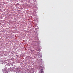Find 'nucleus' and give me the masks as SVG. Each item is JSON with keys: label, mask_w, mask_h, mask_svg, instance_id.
I'll use <instances>...</instances> for the list:
<instances>
[{"label": "nucleus", "mask_w": 73, "mask_h": 73, "mask_svg": "<svg viewBox=\"0 0 73 73\" xmlns=\"http://www.w3.org/2000/svg\"><path fill=\"white\" fill-rule=\"evenodd\" d=\"M39 73H44V71H43V69H42L39 71Z\"/></svg>", "instance_id": "nucleus-1"}, {"label": "nucleus", "mask_w": 73, "mask_h": 73, "mask_svg": "<svg viewBox=\"0 0 73 73\" xmlns=\"http://www.w3.org/2000/svg\"><path fill=\"white\" fill-rule=\"evenodd\" d=\"M32 71H33V70H32V69H31V70L30 71V72H31V73H32Z\"/></svg>", "instance_id": "nucleus-2"}, {"label": "nucleus", "mask_w": 73, "mask_h": 73, "mask_svg": "<svg viewBox=\"0 0 73 73\" xmlns=\"http://www.w3.org/2000/svg\"><path fill=\"white\" fill-rule=\"evenodd\" d=\"M21 73H23V72H21Z\"/></svg>", "instance_id": "nucleus-3"}, {"label": "nucleus", "mask_w": 73, "mask_h": 73, "mask_svg": "<svg viewBox=\"0 0 73 73\" xmlns=\"http://www.w3.org/2000/svg\"><path fill=\"white\" fill-rule=\"evenodd\" d=\"M33 51H34V50H32Z\"/></svg>", "instance_id": "nucleus-4"}]
</instances>
